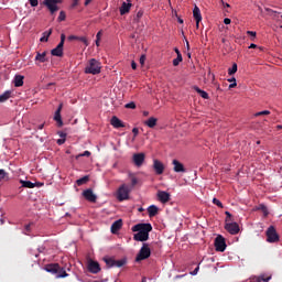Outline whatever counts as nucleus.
Segmentation results:
<instances>
[{"instance_id": "1", "label": "nucleus", "mask_w": 282, "mask_h": 282, "mask_svg": "<svg viewBox=\"0 0 282 282\" xmlns=\"http://www.w3.org/2000/svg\"><path fill=\"white\" fill-rule=\"evenodd\" d=\"M101 69L102 65L100 62L96 58H91L85 68V74H93V76H96L97 74H100Z\"/></svg>"}, {"instance_id": "2", "label": "nucleus", "mask_w": 282, "mask_h": 282, "mask_svg": "<svg viewBox=\"0 0 282 282\" xmlns=\"http://www.w3.org/2000/svg\"><path fill=\"white\" fill-rule=\"evenodd\" d=\"M151 257V247H149V243L144 242L137 254L135 261L140 263V261H144Z\"/></svg>"}, {"instance_id": "3", "label": "nucleus", "mask_w": 282, "mask_h": 282, "mask_svg": "<svg viewBox=\"0 0 282 282\" xmlns=\"http://www.w3.org/2000/svg\"><path fill=\"white\" fill-rule=\"evenodd\" d=\"M129 193H131V188L127 184H122L118 189H117V199L118 202H124L129 199Z\"/></svg>"}, {"instance_id": "4", "label": "nucleus", "mask_w": 282, "mask_h": 282, "mask_svg": "<svg viewBox=\"0 0 282 282\" xmlns=\"http://www.w3.org/2000/svg\"><path fill=\"white\" fill-rule=\"evenodd\" d=\"M267 241L268 243H278L279 241V234L276 232V228L274 226H270L267 231Z\"/></svg>"}, {"instance_id": "5", "label": "nucleus", "mask_w": 282, "mask_h": 282, "mask_svg": "<svg viewBox=\"0 0 282 282\" xmlns=\"http://www.w3.org/2000/svg\"><path fill=\"white\" fill-rule=\"evenodd\" d=\"M152 230L153 226H151V224L149 223H140L132 227V232H145L147 235H149V232H151Z\"/></svg>"}, {"instance_id": "6", "label": "nucleus", "mask_w": 282, "mask_h": 282, "mask_svg": "<svg viewBox=\"0 0 282 282\" xmlns=\"http://www.w3.org/2000/svg\"><path fill=\"white\" fill-rule=\"evenodd\" d=\"M40 6L47 8L50 14H56V11L59 10L58 4L54 0H44Z\"/></svg>"}, {"instance_id": "7", "label": "nucleus", "mask_w": 282, "mask_h": 282, "mask_svg": "<svg viewBox=\"0 0 282 282\" xmlns=\"http://www.w3.org/2000/svg\"><path fill=\"white\" fill-rule=\"evenodd\" d=\"M226 238L221 235L217 236L215 239V249L217 252H225L226 251Z\"/></svg>"}, {"instance_id": "8", "label": "nucleus", "mask_w": 282, "mask_h": 282, "mask_svg": "<svg viewBox=\"0 0 282 282\" xmlns=\"http://www.w3.org/2000/svg\"><path fill=\"white\" fill-rule=\"evenodd\" d=\"M225 229L229 235H239V224L237 223H226Z\"/></svg>"}, {"instance_id": "9", "label": "nucleus", "mask_w": 282, "mask_h": 282, "mask_svg": "<svg viewBox=\"0 0 282 282\" xmlns=\"http://www.w3.org/2000/svg\"><path fill=\"white\" fill-rule=\"evenodd\" d=\"M145 158L147 155L144 153H134L132 156V162L140 167L144 164Z\"/></svg>"}, {"instance_id": "10", "label": "nucleus", "mask_w": 282, "mask_h": 282, "mask_svg": "<svg viewBox=\"0 0 282 282\" xmlns=\"http://www.w3.org/2000/svg\"><path fill=\"white\" fill-rule=\"evenodd\" d=\"M156 197L161 204H167V202H171V194L164 191H159Z\"/></svg>"}, {"instance_id": "11", "label": "nucleus", "mask_w": 282, "mask_h": 282, "mask_svg": "<svg viewBox=\"0 0 282 282\" xmlns=\"http://www.w3.org/2000/svg\"><path fill=\"white\" fill-rule=\"evenodd\" d=\"M128 2H122L119 12L121 14V17H124V14H129V12H131V8H132V3L131 0H127Z\"/></svg>"}, {"instance_id": "12", "label": "nucleus", "mask_w": 282, "mask_h": 282, "mask_svg": "<svg viewBox=\"0 0 282 282\" xmlns=\"http://www.w3.org/2000/svg\"><path fill=\"white\" fill-rule=\"evenodd\" d=\"M88 271L91 272V274H98V272H100V263L94 260L88 261Z\"/></svg>"}, {"instance_id": "13", "label": "nucleus", "mask_w": 282, "mask_h": 282, "mask_svg": "<svg viewBox=\"0 0 282 282\" xmlns=\"http://www.w3.org/2000/svg\"><path fill=\"white\" fill-rule=\"evenodd\" d=\"M44 270L46 272H50L51 274H58V270H61V264L58 263L46 264L44 267Z\"/></svg>"}, {"instance_id": "14", "label": "nucleus", "mask_w": 282, "mask_h": 282, "mask_svg": "<svg viewBox=\"0 0 282 282\" xmlns=\"http://www.w3.org/2000/svg\"><path fill=\"white\" fill-rule=\"evenodd\" d=\"M83 196L85 197V199H87V202H91L93 204L96 203V199H98V197L96 196V194H94V191L91 189H85L83 192Z\"/></svg>"}, {"instance_id": "15", "label": "nucleus", "mask_w": 282, "mask_h": 282, "mask_svg": "<svg viewBox=\"0 0 282 282\" xmlns=\"http://www.w3.org/2000/svg\"><path fill=\"white\" fill-rule=\"evenodd\" d=\"M61 111H63V104H59L54 115V120L57 122V127H63V118L61 117Z\"/></svg>"}, {"instance_id": "16", "label": "nucleus", "mask_w": 282, "mask_h": 282, "mask_svg": "<svg viewBox=\"0 0 282 282\" xmlns=\"http://www.w3.org/2000/svg\"><path fill=\"white\" fill-rule=\"evenodd\" d=\"M153 169L156 173V175H162L164 173V164L160 162L159 160L153 161Z\"/></svg>"}, {"instance_id": "17", "label": "nucleus", "mask_w": 282, "mask_h": 282, "mask_svg": "<svg viewBox=\"0 0 282 282\" xmlns=\"http://www.w3.org/2000/svg\"><path fill=\"white\" fill-rule=\"evenodd\" d=\"M110 124L115 128V129H122L124 128V122H122V120H120L118 117L113 116L110 119Z\"/></svg>"}, {"instance_id": "18", "label": "nucleus", "mask_w": 282, "mask_h": 282, "mask_svg": "<svg viewBox=\"0 0 282 282\" xmlns=\"http://www.w3.org/2000/svg\"><path fill=\"white\" fill-rule=\"evenodd\" d=\"M172 164L174 166L175 173H186V169L184 167V164H182L180 161L173 160Z\"/></svg>"}, {"instance_id": "19", "label": "nucleus", "mask_w": 282, "mask_h": 282, "mask_svg": "<svg viewBox=\"0 0 282 282\" xmlns=\"http://www.w3.org/2000/svg\"><path fill=\"white\" fill-rule=\"evenodd\" d=\"M193 17L196 21V28H199V22L202 21V11L199 10V7H194Z\"/></svg>"}, {"instance_id": "20", "label": "nucleus", "mask_w": 282, "mask_h": 282, "mask_svg": "<svg viewBox=\"0 0 282 282\" xmlns=\"http://www.w3.org/2000/svg\"><path fill=\"white\" fill-rule=\"evenodd\" d=\"M122 228V219H118L115 223H112L110 230L112 235H118V231Z\"/></svg>"}, {"instance_id": "21", "label": "nucleus", "mask_w": 282, "mask_h": 282, "mask_svg": "<svg viewBox=\"0 0 282 282\" xmlns=\"http://www.w3.org/2000/svg\"><path fill=\"white\" fill-rule=\"evenodd\" d=\"M133 239L134 241H149V234L137 231V234L133 235Z\"/></svg>"}, {"instance_id": "22", "label": "nucleus", "mask_w": 282, "mask_h": 282, "mask_svg": "<svg viewBox=\"0 0 282 282\" xmlns=\"http://www.w3.org/2000/svg\"><path fill=\"white\" fill-rule=\"evenodd\" d=\"M63 47H64L63 44H58L55 48L51 51L52 56H58V57L63 56Z\"/></svg>"}, {"instance_id": "23", "label": "nucleus", "mask_w": 282, "mask_h": 282, "mask_svg": "<svg viewBox=\"0 0 282 282\" xmlns=\"http://www.w3.org/2000/svg\"><path fill=\"white\" fill-rule=\"evenodd\" d=\"M144 124L150 129H153L158 126V118L150 117L147 121H144Z\"/></svg>"}, {"instance_id": "24", "label": "nucleus", "mask_w": 282, "mask_h": 282, "mask_svg": "<svg viewBox=\"0 0 282 282\" xmlns=\"http://www.w3.org/2000/svg\"><path fill=\"white\" fill-rule=\"evenodd\" d=\"M24 76L22 75H15L14 76V79H13V84H14V87H23V80H24Z\"/></svg>"}, {"instance_id": "25", "label": "nucleus", "mask_w": 282, "mask_h": 282, "mask_svg": "<svg viewBox=\"0 0 282 282\" xmlns=\"http://www.w3.org/2000/svg\"><path fill=\"white\" fill-rule=\"evenodd\" d=\"M12 98V90H6L2 95H0V102H6Z\"/></svg>"}, {"instance_id": "26", "label": "nucleus", "mask_w": 282, "mask_h": 282, "mask_svg": "<svg viewBox=\"0 0 282 282\" xmlns=\"http://www.w3.org/2000/svg\"><path fill=\"white\" fill-rule=\"evenodd\" d=\"M158 210H159L158 206H155V205L149 206L148 207L149 217H155V215H158Z\"/></svg>"}, {"instance_id": "27", "label": "nucleus", "mask_w": 282, "mask_h": 282, "mask_svg": "<svg viewBox=\"0 0 282 282\" xmlns=\"http://www.w3.org/2000/svg\"><path fill=\"white\" fill-rule=\"evenodd\" d=\"M45 56H47L46 52H43V53L37 52L35 56V61H39V63H45L47 61Z\"/></svg>"}, {"instance_id": "28", "label": "nucleus", "mask_w": 282, "mask_h": 282, "mask_svg": "<svg viewBox=\"0 0 282 282\" xmlns=\"http://www.w3.org/2000/svg\"><path fill=\"white\" fill-rule=\"evenodd\" d=\"M20 184H22L23 188H34L39 183H32V181H20Z\"/></svg>"}, {"instance_id": "29", "label": "nucleus", "mask_w": 282, "mask_h": 282, "mask_svg": "<svg viewBox=\"0 0 282 282\" xmlns=\"http://www.w3.org/2000/svg\"><path fill=\"white\" fill-rule=\"evenodd\" d=\"M194 89L198 93V95L204 98V100H208L209 96L208 93H206L205 90H202L199 87L194 86Z\"/></svg>"}, {"instance_id": "30", "label": "nucleus", "mask_w": 282, "mask_h": 282, "mask_svg": "<svg viewBox=\"0 0 282 282\" xmlns=\"http://www.w3.org/2000/svg\"><path fill=\"white\" fill-rule=\"evenodd\" d=\"M50 36H52V30L43 33V36L40 39L41 43H47V41H50Z\"/></svg>"}, {"instance_id": "31", "label": "nucleus", "mask_w": 282, "mask_h": 282, "mask_svg": "<svg viewBox=\"0 0 282 282\" xmlns=\"http://www.w3.org/2000/svg\"><path fill=\"white\" fill-rule=\"evenodd\" d=\"M67 276H69V274H67V271H65L64 268L59 267V270L57 272L56 279H65Z\"/></svg>"}, {"instance_id": "32", "label": "nucleus", "mask_w": 282, "mask_h": 282, "mask_svg": "<svg viewBox=\"0 0 282 282\" xmlns=\"http://www.w3.org/2000/svg\"><path fill=\"white\" fill-rule=\"evenodd\" d=\"M257 209L261 210V213H263L264 217H268V215H270V212H268V207L263 204H260Z\"/></svg>"}, {"instance_id": "33", "label": "nucleus", "mask_w": 282, "mask_h": 282, "mask_svg": "<svg viewBox=\"0 0 282 282\" xmlns=\"http://www.w3.org/2000/svg\"><path fill=\"white\" fill-rule=\"evenodd\" d=\"M87 182H89V176H84V177H82V178H78L77 181H76V184H77V186H83V184H87Z\"/></svg>"}, {"instance_id": "34", "label": "nucleus", "mask_w": 282, "mask_h": 282, "mask_svg": "<svg viewBox=\"0 0 282 282\" xmlns=\"http://www.w3.org/2000/svg\"><path fill=\"white\" fill-rule=\"evenodd\" d=\"M123 265H127V259L115 260V268H122Z\"/></svg>"}, {"instance_id": "35", "label": "nucleus", "mask_w": 282, "mask_h": 282, "mask_svg": "<svg viewBox=\"0 0 282 282\" xmlns=\"http://www.w3.org/2000/svg\"><path fill=\"white\" fill-rule=\"evenodd\" d=\"M182 61H184V58L182 57V54H178L177 57L173 59L174 67H177Z\"/></svg>"}, {"instance_id": "36", "label": "nucleus", "mask_w": 282, "mask_h": 282, "mask_svg": "<svg viewBox=\"0 0 282 282\" xmlns=\"http://www.w3.org/2000/svg\"><path fill=\"white\" fill-rule=\"evenodd\" d=\"M228 74H229V76L237 74V63L232 64V67L228 69Z\"/></svg>"}, {"instance_id": "37", "label": "nucleus", "mask_w": 282, "mask_h": 282, "mask_svg": "<svg viewBox=\"0 0 282 282\" xmlns=\"http://www.w3.org/2000/svg\"><path fill=\"white\" fill-rule=\"evenodd\" d=\"M106 265H108V268H115V264H116V260L109 258V259H106Z\"/></svg>"}, {"instance_id": "38", "label": "nucleus", "mask_w": 282, "mask_h": 282, "mask_svg": "<svg viewBox=\"0 0 282 282\" xmlns=\"http://www.w3.org/2000/svg\"><path fill=\"white\" fill-rule=\"evenodd\" d=\"M100 39H102V31H99L96 35V45L100 47Z\"/></svg>"}, {"instance_id": "39", "label": "nucleus", "mask_w": 282, "mask_h": 282, "mask_svg": "<svg viewBox=\"0 0 282 282\" xmlns=\"http://www.w3.org/2000/svg\"><path fill=\"white\" fill-rule=\"evenodd\" d=\"M129 177L131 180V186H137L138 185V177H135V175H133V174H130Z\"/></svg>"}, {"instance_id": "40", "label": "nucleus", "mask_w": 282, "mask_h": 282, "mask_svg": "<svg viewBox=\"0 0 282 282\" xmlns=\"http://www.w3.org/2000/svg\"><path fill=\"white\" fill-rule=\"evenodd\" d=\"M91 155V152H89V151H84L82 154H78L77 156H76V159L78 160L79 158H89Z\"/></svg>"}, {"instance_id": "41", "label": "nucleus", "mask_w": 282, "mask_h": 282, "mask_svg": "<svg viewBox=\"0 0 282 282\" xmlns=\"http://www.w3.org/2000/svg\"><path fill=\"white\" fill-rule=\"evenodd\" d=\"M213 204L218 206V208H224V204H221V200H219L217 198H213Z\"/></svg>"}, {"instance_id": "42", "label": "nucleus", "mask_w": 282, "mask_h": 282, "mask_svg": "<svg viewBox=\"0 0 282 282\" xmlns=\"http://www.w3.org/2000/svg\"><path fill=\"white\" fill-rule=\"evenodd\" d=\"M32 226H33L32 223L24 226V230H25L24 235H28V232H32Z\"/></svg>"}, {"instance_id": "43", "label": "nucleus", "mask_w": 282, "mask_h": 282, "mask_svg": "<svg viewBox=\"0 0 282 282\" xmlns=\"http://www.w3.org/2000/svg\"><path fill=\"white\" fill-rule=\"evenodd\" d=\"M66 17H67V15L65 14V11H61V12H59V15H58V18H57V21H59V22H61V21H65Z\"/></svg>"}, {"instance_id": "44", "label": "nucleus", "mask_w": 282, "mask_h": 282, "mask_svg": "<svg viewBox=\"0 0 282 282\" xmlns=\"http://www.w3.org/2000/svg\"><path fill=\"white\" fill-rule=\"evenodd\" d=\"M256 116L257 117H259V116H270V110H263V111L257 112Z\"/></svg>"}, {"instance_id": "45", "label": "nucleus", "mask_w": 282, "mask_h": 282, "mask_svg": "<svg viewBox=\"0 0 282 282\" xmlns=\"http://www.w3.org/2000/svg\"><path fill=\"white\" fill-rule=\"evenodd\" d=\"M145 62H147V55L143 54V55L140 56L139 63H140L141 66H144Z\"/></svg>"}, {"instance_id": "46", "label": "nucleus", "mask_w": 282, "mask_h": 282, "mask_svg": "<svg viewBox=\"0 0 282 282\" xmlns=\"http://www.w3.org/2000/svg\"><path fill=\"white\" fill-rule=\"evenodd\" d=\"M29 3L31 8H36V6H39V0H29Z\"/></svg>"}, {"instance_id": "47", "label": "nucleus", "mask_w": 282, "mask_h": 282, "mask_svg": "<svg viewBox=\"0 0 282 282\" xmlns=\"http://www.w3.org/2000/svg\"><path fill=\"white\" fill-rule=\"evenodd\" d=\"M6 175H8V173L4 172V170H0V182H2V180H6Z\"/></svg>"}, {"instance_id": "48", "label": "nucleus", "mask_w": 282, "mask_h": 282, "mask_svg": "<svg viewBox=\"0 0 282 282\" xmlns=\"http://www.w3.org/2000/svg\"><path fill=\"white\" fill-rule=\"evenodd\" d=\"M126 109H135V102L131 101L126 105Z\"/></svg>"}, {"instance_id": "49", "label": "nucleus", "mask_w": 282, "mask_h": 282, "mask_svg": "<svg viewBox=\"0 0 282 282\" xmlns=\"http://www.w3.org/2000/svg\"><path fill=\"white\" fill-rule=\"evenodd\" d=\"M77 41H80L82 43H85V45H89L88 43H87V37H85V36H78V39H77Z\"/></svg>"}, {"instance_id": "50", "label": "nucleus", "mask_w": 282, "mask_h": 282, "mask_svg": "<svg viewBox=\"0 0 282 282\" xmlns=\"http://www.w3.org/2000/svg\"><path fill=\"white\" fill-rule=\"evenodd\" d=\"M65 39H66L65 33H62V34H61V42H59V45H65Z\"/></svg>"}, {"instance_id": "51", "label": "nucleus", "mask_w": 282, "mask_h": 282, "mask_svg": "<svg viewBox=\"0 0 282 282\" xmlns=\"http://www.w3.org/2000/svg\"><path fill=\"white\" fill-rule=\"evenodd\" d=\"M247 34L249 36H252L253 39H257V32H254V31H247Z\"/></svg>"}, {"instance_id": "52", "label": "nucleus", "mask_w": 282, "mask_h": 282, "mask_svg": "<svg viewBox=\"0 0 282 282\" xmlns=\"http://www.w3.org/2000/svg\"><path fill=\"white\" fill-rule=\"evenodd\" d=\"M67 39L68 41H78V36L76 35H69Z\"/></svg>"}, {"instance_id": "53", "label": "nucleus", "mask_w": 282, "mask_h": 282, "mask_svg": "<svg viewBox=\"0 0 282 282\" xmlns=\"http://www.w3.org/2000/svg\"><path fill=\"white\" fill-rule=\"evenodd\" d=\"M132 133H133L134 138H137L138 133H140V130L138 128H133Z\"/></svg>"}, {"instance_id": "54", "label": "nucleus", "mask_w": 282, "mask_h": 282, "mask_svg": "<svg viewBox=\"0 0 282 282\" xmlns=\"http://www.w3.org/2000/svg\"><path fill=\"white\" fill-rule=\"evenodd\" d=\"M231 22H232V21L230 20V18H225V19H224L225 25H230Z\"/></svg>"}, {"instance_id": "55", "label": "nucleus", "mask_w": 282, "mask_h": 282, "mask_svg": "<svg viewBox=\"0 0 282 282\" xmlns=\"http://www.w3.org/2000/svg\"><path fill=\"white\" fill-rule=\"evenodd\" d=\"M225 215L227 217L226 223L228 224V219H230V217H232V214H230V212H226Z\"/></svg>"}, {"instance_id": "56", "label": "nucleus", "mask_w": 282, "mask_h": 282, "mask_svg": "<svg viewBox=\"0 0 282 282\" xmlns=\"http://www.w3.org/2000/svg\"><path fill=\"white\" fill-rule=\"evenodd\" d=\"M272 279V275H269V276H262V282H268Z\"/></svg>"}, {"instance_id": "57", "label": "nucleus", "mask_w": 282, "mask_h": 282, "mask_svg": "<svg viewBox=\"0 0 282 282\" xmlns=\"http://www.w3.org/2000/svg\"><path fill=\"white\" fill-rule=\"evenodd\" d=\"M131 67L132 69H138V64L135 63V61L131 62Z\"/></svg>"}, {"instance_id": "58", "label": "nucleus", "mask_w": 282, "mask_h": 282, "mask_svg": "<svg viewBox=\"0 0 282 282\" xmlns=\"http://www.w3.org/2000/svg\"><path fill=\"white\" fill-rule=\"evenodd\" d=\"M237 87V82H234L232 84L229 85V89H235Z\"/></svg>"}, {"instance_id": "59", "label": "nucleus", "mask_w": 282, "mask_h": 282, "mask_svg": "<svg viewBox=\"0 0 282 282\" xmlns=\"http://www.w3.org/2000/svg\"><path fill=\"white\" fill-rule=\"evenodd\" d=\"M57 144H65V139H58Z\"/></svg>"}, {"instance_id": "60", "label": "nucleus", "mask_w": 282, "mask_h": 282, "mask_svg": "<svg viewBox=\"0 0 282 282\" xmlns=\"http://www.w3.org/2000/svg\"><path fill=\"white\" fill-rule=\"evenodd\" d=\"M94 0H85V2H84V6H89V3H91Z\"/></svg>"}, {"instance_id": "61", "label": "nucleus", "mask_w": 282, "mask_h": 282, "mask_svg": "<svg viewBox=\"0 0 282 282\" xmlns=\"http://www.w3.org/2000/svg\"><path fill=\"white\" fill-rule=\"evenodd\" d=\"M249 50H257V44H250Z\"/></svg>"}, {"instance_id": "62", "label": "nucleus", "mask_w": 282, "mask_h": 282, "mask_svg": "<svg viewBox=\"0 0 282 282\" xmlns=\"http://www.w3.org/2000/svg\"><path fill=\"white\" fill-rule=\"evenodd\" d=\"M197 272H199V267H197V268L192 272V274L195 275V274H197Z\"/></svg>"}, {"instance_id": "63", "label": "nucleus", "mask_w": 282, "mask_h": 282, "mask_svg": "<svg viewBox=\"0 0 282 282\" xmlns=\"http://www.w3.org/2000/svg\"><path fill=\"white\" fill-rule=\"evenodd\" d=\"M73 8H76V6H78V0H73Z\"/></svg>"}, {"instance_id": "64", "label": "nucleus", "mask_w": 282, "mask_h": 282, "mask_svg": "<svg viewBox=\"0 0 282 282\" xmlns=\"http://www.w3.org/2000/svg\"><path fill=\"white\" fill-rule=\"evenodd\" d=\"M256 282H263V279H262V276H260V278H257Z\"/></svg>"}]
</instances>
